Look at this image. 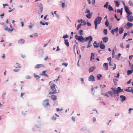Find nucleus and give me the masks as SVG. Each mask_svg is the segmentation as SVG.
Segmentation results:
<instances>
[{
    "instance_id": "9",
    "label": "nucleus",
    "mask_w": 133,
    "mask_h": 133,
    "mask_svg": "<svg viewBox=\"0 0 133 133\" xmlns=\"http://www.w3.org/2000/svg\"><path fill=\"white\" fill-rule=\"evenodd\" d=\"M41 67L45 68V66L42 64H38L35 66L34 68L39 69Z\"/></svg>"
},
{
    "instance_id": "22",
    "label": "nucleus",
    "mask_w": 133,
    "mask_h": 133,
    "mask_svg": "<svg viewBox=\"0 0 133 133\" xmlns=\"http://www.w3.org/2000/svg\"><path fill=\"white\" fill-rule=\"evenodd\" d=\"M102 39L104 42L106 43L108 41V38L107 37H105L103 38Z\"/></svg>"
},
{
    "instance_id": "57",
    "label": "nucleus",
    "mask_w": 133,
    "mask_h": 133,
    "mask_svg": "<svg viewBox=\"0 0 133 133\" xmlns=\"http://www.w3.org/2000/svg\"><path fill=\"white\" fill-rule=\"evenodd\" d=\"M120 47L122 48L123 49L124 48V46H123V43H121L120 45Z\"/></svg>"
},
{
    "instance_id": "43",
    "label": "nucleus",
    "mask_w": 133,
    "mask_h": 133,
    "mask_svg": "<svg viewBox=\"0 0 133 133\" xmlns=\"http://www.w3.org/2000/svg\"><path fill=\"white\" fill-rule=\"evenodd\" d=\"M85 13H90L91 12H90V10L88 9H87L86 10V11L85 12Z\"/></svg>"
},
{
    "instance_id": "25",
    "label": "nucleus",
    "mask_w": 133,
    "mask_h": 133,
    "mask_svg": "<svg viewBox=\"0 0 133 133\" xmlns=\"http://www.w3.org/2000/svg\"><path fill=\"white\" fill-rule=\"evenodd\" d=\"M123 31L124 29L123 27L119 28V33L120 34H121L123 32Z\"/></svg>"
},
{
    "instance_id": "27",
    "label": "nucleus",
    "mask_w": 133,
    "mask_h": 133,
    "mask_svg": "<svg viewBox=\"0 0 133 133\" xmlns=\"http://www.w3.org/2000/svg\"><path fill=\"white\" fill-rule=\"evenodd\" d=\"M15 67L16 68H21V66H20V64L18 63L17 62L15 64Z\"/></svg>"
},
{
    "instance_id": "21",
    "label": "nucleus",
    "mask_w": 133,
    "mask_h": 133,
    "mask_svg": "<svg viewBox=\"0 0 133 133\" xmlns=\"http://www.w3.org/2000/svg\"><path fill=\"white\" fill-rule=\"evenodd\" d=\"M133 24L132 23L129 22L126 24V25L128 26V28H130L133 26Z\"/></svg>"
},
{
    "instance_id": "34",
    "label": "nucleus",
    "mask_w": 133,
    "mask_h": 133,
    "mask_svg": "<svg viewBox=\"0 0 133 133\" xmlns=\"http://www.w3.org/2000/svg\"><path fill=\"white\" fill-rule=\"evenodd\" d=\"M124 5L125 6L124 8H125V11H126V12H128V11H129V10L128 9V7L126 6H125V5L124 4Z\"/></svg>"
},
{
    "instance_id": "53",
    "label": "nucleus",
    "mask_w": 133,
    "mask_h": 133,
    "mask_svg": "<svg viewBox=\"0 0 133 133\" xmlns=\"http://www.w3.org/2000/svg\"><path fill=\"white\" fill-rule=\"evenodd\" d=\"M56 116H53L52 118V120H55L56 119Z\"/></svg>"
},
{
    "instance_id": "11",
    "label": "nucleus",
    "mask_w": 133,
    "mask_h": 133,
    "mask_svg": "<svg viewBox=\"0 0 133 133\" xmlns=\"http://www.w3.org/2000/svg\"><path fill=\"white\" fill-rule=\"evenodd\" d=\"M129 21L132 22L133 21V16L132 15H128L127 17Z\"/></svg>"
},
{
    "instance_id": "8",
    "label": "nucleus",
    "mask_w": 133,
    "mask_h": 133,
    "mask_svg": "<svg viewBox=\"0 0 133 133\" xmlns=\"http://www.w3.org/2000/svg\"><path fill=\"white\" fill-rule=\"evenodd\" d=\"M88 80L89 81L94 82L95 81V77L93 75H90L88 78Z\"/></svg>"
},
{
    "instance_id": "13",
    "label": "nucleus",
    "mask_w": 133,
    "mask_h": 133,
    "mask_svg": "<svg viewBox=\"0 0 133 133\" xmlns=\"http://www.w3.org/2000/svg\"><path fill=\"white\" fill-rule=\"evenodd\" d=\"M50 97L51 99L54 101H55L57 99V96L54 95H50V96H49Z\"/></svg>"
},
{
    "instance_id": "55",
    "label": "nucleus",
    "mask_w": 133,
    "mask_h": 133,
    "mask_svg": "<svg viewBox=\"0 0 133 133\" xmlns=\"http://www.w3.org/2000/svg\"><path fill=\"white\" fill-rule=\"evenodd\" d=\"M3 8H5V6H8V5L7 4H3Z\"/></svg>"
},
{
    "instance_id": "36",
    "label": "nucleus",
    "mask_w": 133,
    "mask_h": 133,
    "mask_svg": "<svg viewBox=\"0 0 133 133\" xmlns=\"http://www.w3.org/2000/svg\"><path fill=\"white\" fill-rule=\"evenodd\" d=\"M6 93L5 92L3 93L2 95V97L3 99H5V95Z\"/></svg>"
},
{
    "instance_id": "15",
    "label": "nucleus",
    "mask_w": 133,
    "mask_h": 133,
    "mask_svg": "<svg viewBox=\"0 0 133 133\" xmlns=\"http://www.w3.org/2000/svg\"><path fill=\"white\" fill-rule=\"evenodd\" d=\"M96 67L95 66L91 67L89 69V72H92L95 69Z\"/></svg>"
},
{
    "instance_id": "35",
    "label": "nucleus",
    "mask_w": 133,
    "mask_h": 133,
    "mask_svg": "<svg viewBox=\"0 0 133 133\" xmlns=\"http://www.w3.org/2000/svg\"><path fill=\"white\" fill-rule=\"evenodd\" d=\"M133 71L132 70H128V71L127 72V74L128 75H129L131 74H132L133 72Z\"/></svg>"
},
{
    "instance_id": "4",
    "label": "nucleus",
    "mask_w": 133,
    "mask_h": 133,
    "mask_svg": "<svg viewBox=\"0 0 133 133\" xmlns=\"http://www.w3.org/2000/svg\"><path fill=\"white\" fill-rule=\"evenodd\" d=\"M56 86V85L54 84H52V85L51 86V88L53 92H49V94H56L59 92V90H58V92H56L57 90L55 88Z\"/></svg>"
},
{
    "instance_id": "2",
    "label": "nucleus",
    "mask_w": 133,
    "mask_h": 133,
    "mask_svg": "<svg viewBox=\"0 0 133 133\" xmlns=\"http://www.w3.org/2000/svg\"><path fill=\"white\" fill-rule=\"evenodd\" d=\"M92 37L90 35L88 37H85V38L83 37L80 42L82 43H83L85 42H87L88 41H92Z\"/></svg>"
},
{
    "instance_id": "52",
    "label": "nucleus",
    "mask_w": 133,
    "mask_h": 133,
    "mask_svg": "<svg viewBox=\"0 0 133 133\" xmlns=\"http://www.w3.org/2000/svg\"><path fill=\"white\" fill-rule=\"evenodd\" d=\"M34 24H32L28 26V27L29 28V29H31L32 27H33L34 26Z\"/></svg>"
},
{
    "instance_id": "50",
    "label": "nucleus",
    "mask_w": 133,
    "mask_h": 133,
    "mask_svg": "<svg viewBox=\"0 0 133 133\" xmlns=\"http://www.w3.org/2000/svg\"><path fill=\"white\" fill-rule=\"evenodd\" d=\"M129 3L131 6H132L133 5V4L132 3V2L131 1H129Z\"/></svg>"
},
{
    "instance_id": "37",
    "label": "nucleus",
    "mask_w": 133,
    "mask_h": 133,
    "mask_svg": "<svg viewBox=\"0 0 133 133\" xmlns=\"http://www.w3.org/2000/svg\"><path fill=\"white\" fill-rule=\"evenodd\" d=\"M105 48V46L103 44H100V48H101L102 49H104Z\"/></svg>"
},
{
    "instance_id": "29",
    "label": "nucleus",
    "mask_w": 133,
    "mask_h": 133,
    "mask_svg": "<svg viewBox=\"0 0 133 133\" xmlns=\"http://www.w3.org/2000/svg\"><path fill=\"white\" fill-rule=\"evenodd\" d=\"M56 12H57V11H55L54 12V13L53 12H52V15L54 16V14H55L56 16V17H57L58 19H59V15L58 14H57L56 13Z\"/></svg>"
},
{
    "instance_id": "16",
    "label": "nucleus",
    "mask_w": 133,
    "mask_h": 133,
    "mask_svg": "<svg viewBox=\"0 0 133 133\" xmlns=\"http://www.w3.org/2000/svg\"><path fill=\"white\" fill-rule=\"evenodd\" d=\"M40 128V127L38 125H35L34 127L32 129V130L33 131L35 132L36 131V129L39 128Z\"/></svg>"
},
{
    "instance_id": "60",
    "label": "nucleus",
    "mask_w": 133,
    "mask_h": 133,
    "mask_svg": "<svg viewBox=\"0 0 133 133\" xmlns=\"http://www.w3.org/2000/svg\"><path fill=\"white\" fill-rule=\"evenodd\" d=\"M81 27V26L79 24H78L77 26V30H78Z\"/></svg>"
},
{
    "instance_id": "5",
    "label": "nucleus",
    "mask_w": 133,
    "mask_h": 133,
    "mask_svg": "<svg viewBox=\"0 0 133 133\" xmlns=\"http://www.w3.org/2000/svg\"><path fill=\"white\" fill-rule=\"evenodd\" d=\"M49 100L48 99H46L44 100L43 103H42V105L44 108L47 107L48 106H49V107H50V105L49 102Z\"/></svg>"
},
{
    "instance_id": "23",
    "label": "nucleus",
    "mask_w": 133,
    "mask_h": 133,
    "mask_svg": "<svg viewBox=\"0 0 133 133\" xmlns=\"http://www.w3.org/2000/svg\"><path fill=\"white\" fill-rule=\"evenodd\" d=\"M39 23L40 24L43 25H48V22L43 23L42 21H40Z\"/></svg>"
},
{
    "instance_id": "46",
    "label": "nucleus",
    "mask_w": 133,
    "mask_h": 133,
    "mask_svg": "<svg viewBox=\"0 0 133 133\" xmlns=\"http://www.w3.org/2000/svg\"><path fill=\"white\" fill-rule=\"evenodd\" d=\"M115 2L116 3V5L117 7H118L119 5V4L118 3L117 1H115Z\"/></svg>"
},
{
    "instance_id": "49",
    "label": "nucleus",
    "mask_w": 133,
    "mask_h": 133,
    "mask_svg": "<svg viewBox=\"0 0 133 133\" xmlns=\"http://www.w3.org/2000/svg\"><path fill=\"white\" fill-rule=\"evenodd\" d=\"M87 25L88 26H90L91 25V24L89 22L88 20H87Z\"/></svg>"
},
{
    "instance_id": "18",
    "label": "nucleus",
    "mask_w": 133,
    "mask_h": 133,
    "mask_svg": "<svg viewBox=\"0 0 133 133\" xmlns=\"http://www.w3.org/2000/svg\"><path fill=\"white\" fill-rule=\"evenodd\" d=\"M64 43L67 47L69 46V43L68 42V39H64Z\"/></svg>"
},
{
    "instance_id": "20",
    "label": "nucleus",
    "mask_w": 133,
    "mask_h": 133,
    "mask_svg": "<svg viewBox=\"0 0 133 133\" xmlns=\"http://www.w3.org/2000/svg\"><path fill=\"white\" fill-rule=\"evenodd\" d=\"M120 98L121 99L122 101H124L126 99V98L125 96L123 95H121L120 96Z\"/></svg>"
},
{
    "instance_id": "64",
    "label": "nucleus",
    "mask_w": 133,
    "mask_h": 133,
    "mask_svg": "<svg viewBox=\"0 0 133 133\" xmlns=\"http://www.w3.org/2000/svg\"><path fill=\"white\" fill-rule=\"evenodd\" d=\"M116 68V65L115 64H114V66L113 67V70H114Z\"/></svg>"
},
{
    "instance_id": "59",
    "label": "nucleus",
    "mask_w": 133,
    "mask_h": 133,
    "mask_svg": "<svg viewBox=\"0 0 133 133\" xmlns=\"http://www.w3.org/2000/svg\"><path fill=\"white\" fill-rule=\"evenodd\" d=\"M127 35V34L126 33H125L124 34V35H123V39H125V36Z\"/></svg>"
},
{
    "instance_id": "14",
    "label": "nucleus",
    "mask_w": 133,
    "mask_h": 133,
    "mask_svg": "<svg viewBox=\"0 0 133 133\" xmlns=\"http://www.w3.org/2000/svg\"><path fill=\"white\" fill-rule=\"evenodd\" d=\"M37 6L38 7L39 9L40 10V12H42L43 9V5L41 3L38 5Z\"/></svg>"
},
{
    "instance_id": "24",
    "label": "nucleus",
    "mask_w": 133,
    "mask_h": 133,
    "mask_svg": "<svg viewBox=\"0 0 133 133\" xmlns=\"http://www.w3.org/2000/svg\"><path fill=\"white\" fill-rule=\"evenodd\" d=\"M43 52L42 50H39L38 54L39 56L41 57L43 56Z\"/></svg>"
},
{
    "instance_id": "1",
    "label": "nucleus",
    "mask_w": 133,
    "mask_h": 133,
    "mask_svg": "<svg viewBox=\"0 0 133 133\" xmlns=\"http://www.w3.org/2000/svg\"><path fill=\"white\" fill-rule=\"evenodd\" d=\"M83 30L81 29L78 32V33L80 36H78L76 34L75 36V38L79 42H80L82 39V38L83 37L82 36V35H83Z\"/></svg>"
},
{
    "instance_id": "56",
    "label": "nucleus",
    "mask_w": 133,
    "mask_h": 133,
    "mask_svg": "<svg viewBox=\"0 0 133 133\" xmlns=\"http://www.w3.org/2000/svg\"><path fill=\"white\" fill-rule=\"evenodd\" d=\"M62 6L63 8H64L65 6V3L63 2L62 3Z\"/></svg>"
},
{
    "instance_id": "10",
    "label": "nucleus",
    "mask_w": 133,
    "mask_h": 133,
    "mask_svg": "<svg viewBox=\"0 0 133 133\" xmlns=\"http://www.w3.org/2000/svg\"><path fill=\"white\" fill-rule=\"evenodd\" d=\"M124 90L127 92H131L132 93H133V89H132V87H129L125 89Z\"/></svg>"
},
{
    "instance_id": "17",
    "label": "nucleus",
    "mask_w": 133,
    "mask_h": 133,
    "mask_svg": "<svg viewBox=\"0 0 133 133\" xmlns=\"http://www.w3.org/2000/svg\"><path fill=\"white\" fill-rule=\"evenodd\" d=\"M92 12H91L90 13H88L86 15V17L89 19H90L92 15Z\"/></svg>"
},
{
    "instance_id": "48",
    "label": "nucleus",
    "mask_w": 133,
    "mask_h": 133,
    "mask_svg": "<svg viewBox=\"0 0 133 133\" xmlns=\"http://www.w3.org/2000/svg\"><path fill=\"white\" fill-rule=\"evenodd\" d=\"M97 78L98 80H100V74H98L97 76Z\"/></svg>"
},
{
    "instance_id": "44",
    "label": "nucleus",
    "mask_w": 133,
    "mask_h": 133,
    "mask_svg": "<svg viewBox=\"0 0 133 133\" xmlns=\"http://www.w3.org/2000/svg\"><path fill=\"white\" fill-rule=\"evenodd\" d=\"M68 65V63H63L62 64V65H64L66 67Z\"/></svg>"
},
{
    "instance_id": "39",
    "label": "nucleus",
    "mask_w": 133,
    "mask_h": 133,
    "mask_svg": "<svg viewBox=\"0 0 133 133\" xmlns=\"http://www.w3.org/2000/svg\"><path fill=\"white\" fill-rule=\"evenodd\" d=\"M103 32L105 35L107 34V29H104L103 30Z\"/></svg>"
},
{
    "instance_id": "62",
    "label": "nucleus",
    "mask_w": 133,
    "mask_h": 133,
    "mask_svg": "<svg viewBox=\"0 0 133 133\" xmlns=\"http://www.w3.org/2000/svg\"><path fill=\"white\" fill-rule=\"evenodd\" d=\"M25 78L26 79H29L30 78V77L29 75H27L25 76Z\"/></svg>"
},
{
    "instance_id": "54",
    "label": "nucleus",
    "mask_w": 133,
    "mask_h": 133,
    "mask_svg": "<svg viewBox=\"0 0 133 133\" xmlns=\"http://www.w3.org/2000/svg\"><path fill=\"white\" fill-rule=\"evenodd\" d=\"M114 83L115 84V85L116 84V83L117 82V80L116 79H114Z\"/></svg>"
},
{
    "instance_id": "19",
    "label": "nucleus",
    "mask_w": 133,
    "mask_h": 133,
    "mask_svg": "<svg viewBox=\"0 0 133 133\" xmlns=\"http://www.w3.org/2000/svg\"><path fill=\"white\" fill-rule=\"evenodd\" d=\"M14 30V29H10L9 28H8L7 26H6V27L4 29V30L5 31H8V32H11L12 31Z\"/></svg>"
},
{
    "instance_id": "30",
    "label": "nucleus",
    "mask_w": 133,
    "mask_h": 133,
    "mask_svg": "<svg viewBox=\"0 0 133 133\" xmlns=\"http://www.w3.org/2000/svg\"><path fill=\"white\" fill-rule=\"evenodd\" d=\"M33 75L34 77L36 78L37 80H38V79L40 78V77L39 76L36 75L35 73H34Z\"/></svg>"
},
{
    "instance_id": "12",
    "label": "nucleus",
    "mask_w": 133,
    "mask_h": 133,
    "mask_svg": "<svg viewBox=\"0 0 133 133\" xmlns=\"http://www.w3.org/2000/svg\"><path fill=\"white\" fill-rule=\"evenodd\" d=\"M93 45L95 48H97L100 47V42L99 43H97L96 41H95L93 43Z\"/></svg>"
},
{
    "instance_id": "26",
    "label": "nucleus",
    "mask_w": 133,
    "mask_h": 133,
    "mask_svg": "<svg viewBox=\"0 0 133 133\" xmlns=\"http://www.w3.org/2000/svg\"><path fill=\"white\" fill-rule=\"evenodd\" d=\"M25 42V41L22 39H21L18 41V43L23 44Z\"/></svg>"
},
{
    "instance_id": "38",
    "label": "nucleus",
    "mask_w": 133,
    "mask_h": 133,
    "mask_svg": "<svg viewBox=\"0 0 133 133\" xmlns=\"http://www.w3.org/2000/svg\"><path fill=\"white\" fill-rule=\"evenodd\" d=\"M69 37V36L67 34H66L64 35L63 36V38L65 39L66 38H67Z\"/></svg>"
},
{
    "instance_id": "40",
    "label": "nucleus",
    "mask_w": 133,
    "mask_h": 133,
    "mask_svg": "<svg viewBox=\"0 0 133 133\" xmlns=\"http://www.w3.org/2000/svg\"><path fill=\"white\" fill-rule=\"evenodd\" d=\"M87 129L86 128H83L80 129V131H85L87 130Z\"/></svg>"
},
{
    "instance_id": "41",
    "label": "nucleus",
    "mask_w": 133,
    "mask_h": 133,
    "mask_svg": "<svg viewBox=\"0 0 133 133\" xmlns=\"http://www.w3.org/2000/svg\"><path fill=\"white\" fill-rule=\"evenodd\" d=\"M109 3V2H106V3L104 5V7H106L107 8H108V5Z\"/></svg>"
},
{
    "instance_id": "63",
    "label": "nucleus",
    "mask_w": 133,
    "mask_h": 133,
    "mask_svg": "<svg viewBox=\"0 0 133 133\" xmlns=\"http://www.w3.org/2000/svg\"><path fill=\"white\" fill-rule=\"evenodd\" d=\"M34 36L35 37H36L38 36V35L37 33H35L34 35Z\"/></svg>"
},
{
    "instance_id": "31",
    "label": "nucleus",
    "mask_w": 133,
    "mask_h": 133,
    "mask_svg": "<svg viewBox=\"0 0 133 133\" xmlns=\"http://www.w3.org/2000/svg\"><path fill=\"white\" fill-rule=\"evenodd\" d=\"M95 54L92 52L91 54L90 59L91 60L94 59Z\"/></svg>"
},
{
    "instance_id": "42",
    "label": "nucleus",
    "mask_w": 133,
    "mask_h": 133,
    "mask_svg": "<svg viewBox=\"0 0 133 133\" xmlns=\"http://www.w3.org/2000/svg\"><path fill=\"white\" fill-rule=\"evenodd\" d=\"M81 23H83V25H85L87 24V23L85 21V20H83L82 22H81Z\"/></svg>"
},
{
    "instance_id": "28",
    "label": "nucleus",
    "mask_w": 133,
    "mask_h": 133,
    "mask_svg": "<svg viewBox=\"0 0 133 133\" xmlns=\"http://www.w3.org/2000/svg\"><path fill=\"white\" fill-rule=\"evenodd\" d=\"M103 65L105 69L107 70H108V64L107 63H105Z\"/></svg>"
},
{
    "instance_id": "51",
    "label": "nucleus",
    "mask_w": 133,
    "mask_h": 133,
    "mask_svg": "<svg viewBox=\"0 0 133 133\" xmlns=\"http://www.w3.org/2000/svg\"><path fill=\"white\" fill-rule=\"evenodd\" d=\"M4 15V13H3V14L0 15V16L1 18H2L3 17Z\"/></svg>"
},
{
    "instance_id": "45",
    "label": "nucleus",
    "mask_w": 133,
    "mask_h": 133,
    "mask_svg": "<svg viewBox=\"0 0 133 133\" xmlns=\"http://www.w3.org/2000/svg\"><path fill=\"white\" fill-rule=\"evenodd\" d=\"M13 71L15 72H17L19 71V69H15L13 70Z\"/></svg>"
},
{
    "instance_id": "6",
    "label": "nucleus",
    "mask_w": 133,
    "mask_h": 133,
    "mask_svg": "<svg viewBox=\"0 0 133 133\" xmlns=\"http://www.w3.org/2000/svg\"><path fill=\"white\" fill-rule=\"evenodd\" d=\"M111 89L113 90V91L116 94H118L119 93L122 92L123 91V90L121 89L120 87H118L117 88V90L116 89L112 88H111Z\"/></svg>"
},
{
    "instance_id": "61",
    "label": "nucleus",
    "mask_w": 133,
    "mask_h": 133,
    "mask_svg": "<svg viewBox=\"0 0 133 133\" xmlns=\"http://www.w3.org/2000/svg\"><path fill=\"white\" fill-rule=\"evenodd\" d=\"M46 70L43 71L42 72V75H43L44 76V75L45 74V73L46 72Z\"/></svg>"
},
{
    "instance_id": "3",
    "label": "nucleus",
    "mask_w": 133,
    "mask_h": 133,
    "mask_svg": "<svg viewBox=\"0 0 133 133\" xmlns=\"http://www.w3.org/2000/svg\"><path fill=\"white\" fill-rule=\"evenodd\" d=\"M100 13H98V16L95 19L94 23L95 25V29H96L97 28V25L100 24V16H99Z\"/></svg>"
},
{
    "instance_id": "58",
    "label": "nucleus",
    "mask_w": 133,
    "mask_h": 133,
    "mask_svg": "<svg viewBox=\"0 0 133 133\" xmlns=\"http://www.w3.org/2000/svg\"><path fill=\"white\" fill-rule=\"evenodd\" d=\"M80 79H81V80L82 82L81 83V84H82V83L84 84V79L82 78H80Z\"/></svg>"
},
{
    "instance_id": "33",
    "label": "nucleus",
    "mask_w": 133,
    "mask_h": 133,
    "mask_svg": "<svg viewBox=\"0 0 133 133\" xmlns=\"http://www.w3.org/2000/svg\"><path fill=\"white\" fill-rule=\"evenodd\" d=\"M108 9L109 10L111 11H112L113 10V9L112 8L111 6L110 5H108Z\"/></svg>"
},
{
    "instance_id": "32",
    "label": "nucleus",
    "mask_w": 133,
    "mask_h": 133,
    "mask_svg": "<svg viewBox=\"0 0 133 133\" xmlns=\"http://www.w3.org/2000/svg\"><path fill=\"white\" fill-rule=\"evenodd\" d=\"M91 41H89L88 43V45L87 46V48H88L92 46V44L91 43Z\"/></svg>"
},
{
    "instance_id": "47",
    "label": "nucleus",
    "mask_w": 133,
    "mask_h": 133,
    "mask_svg": "<svg viewBox=\"0 0 133 133\" xmlns=\"http://www.w3.org/2000/svg\"><path fill=\"white\" fill-rule=\"evenodd\" d=\"M123 8H121L120 9H118L117 10V12H122Z\"/></svg>"
},
{
    "instance_id": "7",
    "label": "nucleus",
    "mask_w": 133,
    "mask_h": 133,
    "mask_svg": "<svg viewBox=\"0 0 133 133\" xmlns=\"http://www.w3.org/2000/svg\"><path fill=\"white\" fill-rule=\"evenodd\" d=\"M116 93L114 92H112V91H109L108 92L107 94H105V95L107 96L108 97H109V96H115Z\"/></svg>"
}]
</instances>
